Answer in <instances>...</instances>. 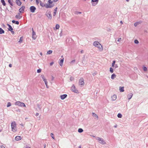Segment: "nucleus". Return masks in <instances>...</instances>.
<instances>
[{"mask_svg":"<svg viewBox=\"0 0 148 148\" xmlns=\"http://www.w3.org/2000/svg\"><path fill=\"white\" fill-rule=\"evenodd\" d=\"M93 45L95 47H97L100 51H103V46L99 42L97 41L94 42L93 43Z\"/></svg>","mask_w":148,"mask_h":148,"instance_id":"obj_1","label":"nucleus"},{"mask_svg":"<svg viewBox=\"0 0 148 148\" xmlns=\"http://www.w3.org/2000/svg\"><path fill=\"white\" fill-rule=\"evenodd\" d=\"M11 126L12 130L14 132H16L17 130V129L16 127V124L15 122H13L11 123Z\"/></svg>","mask_w":148,"mask_h":148,"instance_id":"obj_2","label":"nucleus"},{"mask_svg":"<svg viewBox=\"0 0 148 148\" xmlns=\"http://www.w3.org/2000/svg\"><path fill=\"white\" fill-rule=\"evenodd\" d=\"M15 104L21 107H26L25 104L23 102H21L20 101H16V102H15Z\"/></svg>","mask_w":148,"mask_h":148,"instance_id":"obj_3","label":"nucleus"},{"mask_svg":"<svg viewBox=\"0 0 148 148\" xmlns=\"http://www.w3.org/2000/svg\"><path fill=\"white\" fill-rule=\"evenodd\" d=\"M41 77L42 78L44 81V82L45 84L46 85V86L47 87V88H48V86H47V79L45 78L44 76L43 75H41Z\"/></svg>","mask_w":148,"mask_h":148,"instance_id":"obj_4","label":"nucleus"},{"mask_svg":"<svg viewBox=\"0 0 148 148\" xmlns=\"http://www.w3.org/2000/svg\"><path fill=\"white\" fill-rule=\"evenodd\" d=\"M25 8V7L24 6H22L19 10V11L20 13H23L24 12V10Z\"/></svg>","mask_w":148,"mask_h":148,"instance_id":"obj_5","label":"nucleus"},{"mask_svg":"<svg viewBox=\"0 0 148 148\" xmlns=\"http://www.w3.org/2000/svg\"><path fill=\"white\" fill-rule=\"evenodd\" d=\"M97 139L99 140V143L102 144H106V142L101 139L99 137H98Z\"/></svg>","mask_w":148,"mask_h":148,"instance_id":"obj_6","label":"nucleus"},{"mask_svg":"<svg viewBox=\"0 0 148 148\" xmlns=\"http://www.w3.org/2000/svg\"><path fill=\"white\" fill-rule=\"evenodd\" d=\"M36 10V8L34 6H32L30 8V11L32 13L34 12Z\"/></svg>","mask_w":148,"mask_h":148,"instance_id":"obj_7","label":"nucleus"},{"mask_svg":"<svg viewBox=\"0 0 148 148\" xmlns=\"http://www.w3.org/2000/svg\"><path fill=\"white\" fill-rule=\"evenodd\" d=\"M79 84L81 85H84V79L83 78H81L80 79L79 81Z\"/></svg>","mask_w":148,"mask_h":148,"instance_id":"obj_8","label":"nucleus"},{"mask_svg":"<svg viewBox=\"0 0 148 148\" xmlns=\"http://www.w3.org/2000/svg\"><path fill=\"white\" fill-rule=\"evenodd\" d=\"M16 3L18 6H20L22 4V3L20 0H16Z\"/></svg>","mask_w":148,"mask_h":148,"instance_id":"obj_9","label":"nucleus"},{"mask_svg":"<svg viewBox=\"0 0 148 148\" xmlns=\"http://www.w3.org/2000/svg\"><path fill=\"white\" fill-rule=\"evenodd\" d=\"M33 30V29H32ZM32 37L35 40L36 38V36L35 32L33 30Z\"/></svg>","mask_w":148,"mask_h":148,"instance_id":"obj_10","label":"nucleus"},{"mask_svg":"<svg viewBox=\"0 0 148 148\" xmlns=\"http://www.w3.org/2000/svg\"><path fill=\"white\" fill-rule=\"evenodd\" d=\"M75 87L74 86H72L71 89L72 90V91L75 92H78L77 90L75 89Z\"/></svg>","mask_w":148,"mask_h":148,"instance_id":"obj_11","label":"nucleus"},{"mask_svg":"<svg viewBox=\"0 0 148 148\" xmlns=\"http://www.w3.org/2000/svg\"><path fill=\"white\" fill-rule=\"evenodd\" d=\"M67 95L66 94H64L61 95L60 96V97L63 100L65 98H66L67 97Z\"/></svg>","mask_w":148,"mask_h":148,"instance_id":"obj_12","label":"nucleus"},{"mask_svg":"<svg viewBox=\"0 0 148 148\" xmlns=\"http://www.w3.org/2000/svg\"><path fill=\"white\" fill-rule=\"evenodd\" d=\"M116 95H114L111 97L112 100V101L116 100Z\"/></svg>","mask_w":148,"mask_h":148,"instance_id":"obj_13","label":"nucleus"},{"mask_svg":"<svg viewBox=\"0 0 148 148\" xmlns=\"http://www.w3.org/2000/svg\"><path fill=\"white\" fill-rule=\"evenodd\" d=\"M133 96V94L132 93H130L129 95H128L127 97L129 100Z\"/></svg>","mask_w":148,"mask_h":148,"instance_id":"obj_14","label":"nucleus"},{"mask_svg":"<svg viewBox=\"0 0 148 148\" xmlns=\"http://www.w3.org/2000/svg\"><path fill=\"white\" fill-rule=\"evenodd\" d=\"M64 58H63V59H61L60 61V62H59V64L60 66H62L63 65V63L64 62Z\"/></svg>","mask_w":148,"mask_h":148,"instance_id":"obj_15","label":"nucleus"},{"mask_svg":"<svg viewBox=\"0 0 148 148\" xmlns=\"http://www.w3.org/2000/svg\"><path fill=\"white\" fill-rule=\"evenodd\" d=\"M57 8H56L54 10V11L53 13V15L54 16H56L57 11Z\"/></svg>","mask_w":148,"mask_h":148,"instance_id":"obj_16","label":"nucleus"},{"mask_svg":"<svg viewBox=\"0 0 148 148\" xmlns=\"http://www.w3.org/2000/svg\"><path fill=\"white\" fill-rule=\"evenodd\" d=\"M7 25L9 27L8 30L10 31H12V30H13V29L11 27V26L9 24H8Z\"/></svg>","mask_w":148,"mask_h":148,"instance_id":"obj_17","label":"nucleus"},{"mask_svg":"<svg viewBox=\"0 0 148 148\" xmlns=\"http://www.w3.org/2000/svg\"><path fill=\"white\" fill-rule=\"evenodd\" d=\"M21 139V137L19 136H17L16 137L15 140H20Z\"/></svg>","mask_w":148,"mask_h":148,"instance_id":"obj_18","label":"nucleus"},{"mask_svg":"<svg viewBox=\"0 0 148 148\" xmlns=\"http://www.w3.org/2000/svg\"><path fill=\"white\" fill-rule=\"evenodd\" d=\"M8 1L9 4H10V5L11 6H13V1L12 0H8Z\"/></svg>","mask_w":148,"mask_h":148,"instance_id":"obj_19","label":"nucleus"},{"mask_svg":"<svg viewBox=\"0 0 148 148\" xmlns=\"http://www.w3.org/2000/svg\"><path fill=\"white\" fill-rule=\"evenodd\" d=\"M12 22L13 23H15L17 25H18L19 24V22L18 21H16L14 20H13L12 21Z\"/></svg>","mask_w":148,"mask_h":148,"instance_id":"obj_20","label":"nucleus"},{"mask_svg":"<svg viewBox=\"0 0 148 148\" xmlns=\"http://www.w3.org/2000/svg\"><path fill=\"white\" fill-rule=\"evenodd\" d=\"M21 16L20 15L19 13H18V15H16L15 16V17L16 18L20 19L21 18Z\"/></svg>","mask_w":148,"mask_h":148,"instance_id":"obj_21","label":"nucleus"},{"mask_svg":"<svg viewBox=\"0 0 148 148\" xmlns=\"http://www.w3.org/2000/svg\"><path fill=\"white\" fill-rule=\"evenodd\" d=\"M119 90L121 92H123L124 91V87H120L119 88Z\"/></svg>","mask_w":148,"mask_h":148,"instance_id":"obj_22","label":"nucleus"},{"mask_svg":"<svg viewBox=\"0 0 148 148\" xmlns=\"http://www.w3.org/2000/svg\"><path fill=\"white\" fill-rule=\"evenodd\" d=\"M116 77V75L114 74H112L111 76V78L112 79H114V78H115Z\"/></svg>","mask_w":148,"mask_h":148,"instance_id":"obj_23","label":"nucleus"},{"mask_svg":"<svg viewBox=\"0 0 148 148\" xmlns=\"http://www.w3.org/2000/svg\"><path fill=\"white\" fill-rule=\"evenodd\" d=\"M4 33V31L1 28H0V34H1Z\"/></svg>","mask_w":148,"mask_h":148,"instance_id":"obj_24","label":"nucleus"},{"mask_svg":"<svg viewBox=\"0 0 148 148\" xmlns=\"http://www.w3.org/2000/svg\"><path fill=\"white\" fill-rule=\"evenodd\" d=\"M23 41V37H20L19 40L18 41L20 43H21Z\"/></svg>","mask_w":148,"mask_h":148,"instance_id":"obj_25","label":"nucleus"},{"mask_svg":"<svg viewBox=\"0 0 148 148\" xmlns=\"http://www.w3.org/2000/svg\"><path fill=\"white\" fill-rule=\"evenodd\" d=\"M47 17H48L50 19H51V15L50 13H48L47 15Z\"/></svg>","mask_w":148,"mask_h":148,"instance_id":"obj_26","label":"nucleus"},{"mask_svg":"<svg viewBox=\"0 0 148 148\" xmlns=\"http://www.w3.org/2000/svg\"><path fill=\"white\" fill-rule=\"evenodd\" d=\"M1 2L3 6H5L6 5V4L4 0H1Z\"/></svg>","mask_w":148,"mask_h":148,"instance_id":"obj_27","label":"nucleus"},{"mask_svg":"<svg viewBox=\"0 0 148 148\" xmlns=\"http://www.w3.org/2000/svg\"><path fill=\"white\" fill-rule=\"evenodd\" d=\"M52 7V6H51L50 4L47 5L45 6V7L47 8H51Z\"/></svg>","mask_w":148,"mask_h":148,"instance_id":"obj_28","label":"nucleus"},{"mask_svg":"<svg viewBox=\"0 0 148 148\" xmlns=\"http://www.w3.org/2000/svg\"><path fill=\"white\" fill-rule=\"evenodd\" d=\"M92 116H93L95 117L98 119V117L97 115L95 113H93V112L92 113Z\"/></svg>","mask_w":148,"mask_h":148,"instance_id":"obj_29","label":"nucleus"},{"mask_svg":"<svg viewBox=\"0 0 148 148\" xmlns=\"http://www.w3.org/2000/svg\"><path fill=\"white\" fill-rule=\"evenodd\" d=\"M83 131V130L81 128H79L78 130V132L79 133H81Z\"/></svg>","mask_w":148,"mask_h":148,"instance_id":"obj_30","label":"nucleus"},{"mask_svg":"<svg viewBox=\"0 0 148 148\" xmlns=\"http://www.w3.org/2000/svg\"><path fill=\"white\" fill-rule=\"evenodd\" d=\"M99 0H92L91 1L92 2H96V4H97Z\"/></svg>","mask_w":148,"mask_h":148,"instance_id":"obj_31","label":"nucleus"},{"mask_svg":"<svg viewBox=\"0 0 148 148\" xmlns=\"http://www.w3.org/2000/svg\"><path fill=\"white\" fill-rule=\"evenodd\" d=\"M52 52V51L51 50H49L47 52V54H51Z\"/></svg>","mask_w":148,"mask_h":148,"instance_id":"obj_32","label":"nucleus"},{"mask_svg":"<svg viewBox=\"0 0 148 148\" xmlns=\"http://www.w3.org/2000/svg\"><path fill=\"white\" fill-rule=\"evenodd\" d=\"M140 23L139 22H137L136 23H135L134 24V26H136L138 25L139 24H140Z\"/></svg>","mask_w":148,"mask_h":148,"instance_id":"obj_33","label":"nucleus"},{"mask_svg":"<svg viewBox=\"0 0 148 148\" xmlns=\"http://www.w3.org/2000/svg\"><path fill=\"white\" fill-rule=\"evenodd\" d=\"M56 29H58L60 28V26L58 24H56Z\"/></svg>","mask_w":148,"mask_h":148,"instance_id":"obj_34","label":"nucleus"},{"mask_svg":"<svg viewBox=\"0 0 148 148\" xmlns=\"http://www.w3.org/2000/svg\"><path fill=\"white\" fill-rule=\"evenodd\" d=\"M117 116L119 118H121L122 116V115L121 114L119 113L117 115Z\"/></svg>","mask_w":148,"mask_h":148,"instance_id":"obj_35","label":"nucleus"},{"mask_svg":"<svg viewBox=\"0 0 148 148\" xmlns=\"http://www.w3.org/2000/svg\"><path fill=\"white\" fill-rule=\"evenodd\" d=\"M110 71L111 73H113V69L111 67L110 68Z\"/></svg>","mask_w":148,"mask_h":148,"instance_id":"obj_36","label":"nucleus"},{"mask_svg":"<svg viewBox=\"0 0 148 148\" xmlns=\"http://www.w3.org/2000/svg\"><path fill=\"white\" fill-rule=\"evenodd\" d=\"M11 106V103L10 102H8L7 104V107H9Z\"/></svg>","mask_w":148,"mask_h":148,"instance_id":"obj_37","label":"nucleus"},{"mask_svg":"<svg viewBox=\"0 0 148 148\" xmlns=\"http://www.w3.org/2000/svg\"><path fill=\"white\" fill-rule=\"evenodd\" d=\"M53 135H54V134L53 133H51V137H52V138L53 139H54V137L53 136Z\"/></svg>","mask_w":148,"mask_h":148,"instance_id":"obj_38","label":"nucleus"},{"mask_svg":"<svg viewBox=\"0 0 148 148\" xmlns=\"http://www.w3.org/2000/svg\"><path fill=\"white\" fill-rule=\"evenodd\" d=\"M115 62V61H114L113 62L112 64V67H114Z\"/></svg>","mask_w":148,"mask_h":148,"instance_id":"obj_39","label":"nucleus"},{"mask_svg":"<svg viewBox=\"0 0 148 148\" xmlns=\"http://www.w3.org/2000/svg\"><path fill=\"white\" fill-rule=\"evenodd\" d=\"M134 43L135 44H138L139 43V42H138V40H134Z\"/></svg>","mask_w":148,"mask_h":148,"instance_id":"obj_40","label":"nucleus"},{"mask_svg":"<svg viewBox=\"0 0 148 148\" xmlns=\"http://www.w3.org/2000/svg\"><path fill=\"white\" fill-rule=\"evenodd\" d=\"M41 70L40 69H38L37 70V72L38 73H40L41 72Z\"/></svg>","mask_w":148,"mask_h":148,"instance_id":"obj_41","label":"nucleus"},{"mask_svg":"<svg viewBox=\"0 0 148 148\" xmlns=\"http://www.w3.org/2000/svg\"><path fill=\"white\" fill-rule=\"evenodd\" d=\"M143 69L145 71H146L147 70V69L146 67H144L143 68Z\"/></svg>","mask_w":148,"mask_h":148,"instance_id":"obj_42","label":"nucleus"},{"mask_svg":"<svg viewBox=\"0 0 148 148\" xmlns=\"http://www.w3.org/2000/svg\"><path fill=\"white\" fill-rule=\"evenodd\" d=\"M74 79V78L73 77H71L70 78V80L71 81H72Z\"/></svg>","mask_w":148,"mask_h":148,"instance_id":"obj_43","label":"nucleus"},{"mask_svg":"<svg viewBox=\"0 0 148 148\" xmlns=\"http://www.w3.org/2000/svg\"><path fill=\"white\" fill-rule=\"evenodd\" d=\"M48 2L49 3V4H50L52 3V1L51 0H48Z\"/></svg>","mask_w":148,"mask_h":148,"instance_id":"obj_44","label":"nucleus"},{"mask_svg":"<svg viewBox=\"0 0 148 148\" xmlns=\"http://www.w3.org/2000/svg\"><path fill=\"white\" fill-rule=\"evenodd\" d=\"M0 148H5V147L4 146L2 145L0 147Z\"/></svg>","mask_w":148,"mask_h":148,"instance_id":"obj_45","label":"nucleus"},{"mask_svg":"<svg viewBox=\"0 0 148 148\" xmlns=\"http://www.w3.org/2000/svg\"><path fill=\"white\" fill-rule=\"evenodd\" d=\"M11 33L12 34H14V31H13L12 30V31H11Z\"/></svg>","mask_w":148,"mask_h":148,"instance_id":"obj_46","label":"nucleus"},{"mask_svg":"<svg viewBox=\"0 0 148 148\" xmlns=\"http://www.w3.org/2000/svg\"><path fill=\"white\" fill-rule=\"evenodd\" d=\"M36 3H37V4H38L39 2H38V0H36Z\"/></svg>","mask_w":148,"mask_h":148,"instance_id":"obj_47","label":"nucleus"},{"mask_svg":"<svg viewBox=\"0 0 148 148\" xmlns=\"http://www.w3.org/2000/svg\"><path fill=\"white\" fill-rule=\"evenodd\" d=\"M121 40V38H120L118 39V41L119 42Z\"/></svg>","mask_w":148,"mask_h":148,"instance_id":"obj_48","label":"nucleus"},{"mask_svg":"<svg viewBox=\"0 0 148 148\" xmlns=\"http://www.w3.org/2000/svg\"><path fill=\"white\" fill-rule=\"evenodd\" d=\"M53 62H52L50 63V65L51 66L53 65Z\"/></svg>","mask_w":148,"mask_h":148,"instance_id":"obj_49","label":"nucleus"},{"mask_svg":"<svg viewBox=\"0 0 148 148\" xmlns=\"http://www.w3.org/2000/svg\"><path fill=\"white\" fill-rule=\"evenodd\" d=\"M12 64H9V66L10 67H12Z\"/></svg>","mask_w":148,"mask_h":148,"instance_id":"obj_50","label":"nucleus"},{"mask_svg":"<svg viewBox=\"0 0 148 148\" xmlns=\"http://www.w3.org/2000/svg\"><path fill=\"white\" fill-rule=\"evenodd\" d=\"M38 115H39V113H37L36 114V116H38Z\"/></svg>","mask_w":148,"mask_h":148,"instance_id":"obj_51","label":"nucleus"},{"mask_svg":"<svg viewBox=\"0 0 148 148\" xmlns=\"http://www.w3.org/2000/svg\"><path fill=\"white\" fill-rule=\"evenodd\" d=\"M75 62V60H73L71 61V62Z\"/></svg>","mask_w":148,"mask_h":148,"instance_id":"obj_52","label":"nucleus"},{"mask_svg":"<svg viewBox=\"0 0 148 148\" xmlns=\"http://www.w3.org/2000/svg\"><path fill=\"white\" fill-rule=\"evenodd\" d=\"M115 68H116L118 67V66H117V64L115 65Z\"/></svg>","mask_w":148,"mask_h":148,"instance_id":"obj_53","label":"nucleus"},{"mask_svg":"<svg viewBox=\"0 0 148 148\" xmlns=\"http://www.w3.org/2000/svg\"><path fill=\"white\" fill-rule=\"evenodd\" d=\"M83 50H82L81 51V52L82 53L83 52Z\"/></svg>","mask_w":148,"mask_h":148,"instance_id":"obj_54","label":"nucleus"},{"mask_svg":"<svg viewBox=\"0 0 148 148\" xmlns=\"http://www.w3.org/2000/svg\"><path fill=\"white\" fill-rule=\"evenodd\" d=\"M58 0H53V1L54 2H56L58 1Z\"/></svg>","mask_w":148,"mask_h":148,"instance_id":"obj_55","label":"nucleus"},{"mask_svg":"<svg viewBox=\"0 0 148 148\" xmlns=\"http://www.w3.org/2000/svg\"><path fill=\"white\" fill-rule=\"evenodd\" d=\"M120 23L122 24L123 23L122 21H120Z\"/></svg>","mask_w":148,"mask_h":148,"instance_id":"obj_56","label":"nucleus"},{"mask_svg":"<svg viewBox=\"0 0 148 148\" xmlns=\"http://www.w3.org/2000/svg\"><path fill=\"white\" fill-rule=\"evenodd\" d=\"M96 5V4H94V3H92V5H93V6H94V5Z\"/></svg>","mask_w":148,"mask_h":148,"instance_id":"obj_57","label":"nucleus"},{"mask_svg":"<svg viewBox=\"0 0 148 148\" xmlns=\"http://www.w3.org/2000/svg\"><path fill=\"white\" fill-rule=\"evenodd\" d=\"M40 55H41V56H42V53H40Z\"/></svg>","mask_w":148,"mask_h":148,"instance_id":"obj_58","label":"nucleus"},{"mask_svg":"<svg viewBox=\"0 0 148 148\" xmlns=\"http://www.w3.org/2000/svg\"><path fill=\"white\" fill-rule=\"evenodd\" d=\"M79 148H81V146H79Z\"/></svg>","mask_w":148,"mask_h":148,"instance_id":"obj_59","label":"nucleus"},{"mask_svg":"<svg viewBox=\"0 0 148 148\" xmlns=\"http://www.w3.org/2000/svg\"><path fill=\"white\" fill-rule=\"evenodd\" d=\"M30 148V147H26V148Z\"/></svg>","mask_w":148,"mask_h":148,"instance_id":"obj_60","label":"nucleus"},{"mask_svg":"<svg viewBox=\"0 0 148 148\" xmlns=\"http://www.w3.org/2000/svg\"><path fill=\"white\" fill-rule=\"evenodd\" d=\"M126 1H129V0H126Z\"/></svg>","mask_w":148,"mask_h":148,"instance_id":"obj_61","label":"nucleus"},{"mask_svg":"<svg viewBox=\"0 0 148 148\" xmlns=\"http://www.w3.org/2000/svg\"><path fill=\"white\" fill-rule=\"evenodd\" d=\"M24 1H25V0H23Z\"/></svg>","mask_w":148,"mask_h":148,"instance_id":"obj_62","label":"nucleus"},{"mask_svg":"<svg viewBox=\"0 0 148 148\" xmlns=\"http://www.w3.org/2000/svg\"><path fill=\"white\" fill-rule=\"evenodd\" d=\"M53 78H54V77H53L52 79H53Z\"/></svg>","mask_w":148,"mask_h":148,"instance_id":"obj_63","label":"nucleus"},{"mask_svg":"<svg viewBox=\"0 0 148 148\" xmlns=\"http://www.w3.org/2000/svg\"><path fill=\"white\" fill-rule=\"evenodd\" d=\"M61 57H63V56H62Z\"/></svg>","mask_w":148,"mask_h":148,"instance_id":"obj_64","label":"nucleus"}]
</instances>
